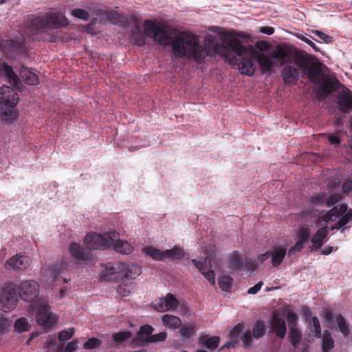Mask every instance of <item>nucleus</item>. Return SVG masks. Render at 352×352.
Here are the masks:
<instances>
[{
	"label": "nucleus",
	"instance_id": "nucleus-1",
	"mask_svg": "<svg viewBox=\"0 0 352 352\" xmlns=\"http://www.w3.org/2000/svg\"><path fill=\"white\" fill-rule=\"evenodd\" d=\"M255 58L265 72L274 67L287 64L281 71L286 85L296 84L300 76H307L314 84L321 81V64L307 54L296 52L290 54L287 48L278 45L271 53L255 54Z\"/></svg>",
	"mask_w": 352,
	"mask_h": 352
},
{
	"label": "nucleus",
	"instance_id": "nucleus-2",
	"mask_svg": "<svg viewBox=\"0 0 352 352\" xmlns=\"http://www.w3.org/2000/svg\"><path fill=\"white\" fill-rule=\"evenodd\" d=\"M143 29L144 38H151L164 47L171 46L176 57L188 58L193 59L197 63H202L204 57L210 52L202 47L199 38L194 34L186 32L170 34L151 20L144 21Z\"/></svg>",
	"mask_w": 352,
	"mask_h": 352
},
{
	"label": "nucleus",
	"instance_id": "nucleus-3",
	"mask_svg": "<svg viewBox=\"0 0 352 352\" xmlns=\"http://www.w3.org/2000/svg\"><path fill=\"white\" fill-rule=\"evenodd\" d=\"M202 47L210 50L208 54L204 57H212L216 54L228 58L234 54L241 57V60L238 65V68L242 74L252 76L254 75L256 66L252 59L246 58L248 54L247 47L242 44L240 39L236 38H226L222 44L214 43L212 47L209 45H202Z\"/></svg>",
	"mask_w": 352,
	"mask_h": 352
},
{
	"label": "nucleus",
	"instance_id": "nucleus-4",
	"mask_svg": "<svg viewBox=\"0 0 352 352\" xmlns=\"http://www.w3.org/2000/svg\"><path fill=\"white\" fill-rule=\"evenodd\" d=\"M141 273V268L135 264L107 263L100 277L107 281H118L122 278L135 279Z\"/></svg>",
	"mask_w": 352,
	"mask_h": 352
},
{
	"label": "nucleus",
	"instance_id": "nucleus-5",
	"mask_svg": "<svg viewBox=\"0 0 352 352\" xmlns=\"http://www.w3.org/2000/svg\"><path fill=\"white\" fill-rule=\"evenodd\" d=\"M19 97L16 91L7 85L0 89V118L7 123H12L19 116L16 109Z\"/></svg>",
	"mask_w": 352,
	"mask_h": 352
},
{
	"label": "nucleus",
	"instance_id": "nucleus-6",
	"mask_svg": "<svg viewBox=\"0 0 352 352\" xmlns=\"http://www.w3.org/2000/svg\"><path fill=\"white\" fill-rule=\"evenodd\" d=\"M29 26L33 34L43 32L47 29H58L68 24L67 19L61 12L47 13L44 16H38L28 21Z\"/></svg>",
	"mask_w": 352,
	"mask_h": 352
},
{
	"label": "nucleus",
	"instance_id": "nucleus-7",
	"mask_svg": "<svg viewBox=\"0 0 352 352\" xmlns=\"http://www.w3.org/2000/svg\"><path fill=\"white\" fill-rule=\"evenodd\" d=\"M339 218L335 223L333 229L339 230L352 220V210H349L345 204H340L333 207L330 210L326 212L323 217V221L325 222L334 221Z\"/></svg>",
	"mask_w": 352,
	"mask_h": 352
},
{
	"label": "nucleus",
	"instance_id": "nucleus-8",
	"mask_svg": "<svg viewBox=\"0 0 352 352\" xmlns=\"http://www.w3.org/2000/svg\"><path fill=\"white\" fill-rule=\"evenodd\" d=\"M17 285L12 281H8L1 288L0 292V309L8 312L17 305L18 295Z\"/></svg>",
	"mask_w": 352,
	"mask_h": 352
},
{
	"label": "nucleus",
	"instance_id": "nucleus-9",
	"mask_svg": "<svg viewBox=\"0 0 352 352\" xmlns=\"http://www.w3.org/2000/svg\"><path fill=\"white\" fill-rule=\"evenodd\" d=\"M109 236L110 231L103 234L91 232L86 234L84 243L89 251L110 249Z\"/></svg>",
	"mask_w": 352,
	"mask_h": 352
},
{
	"label": "nucleus",
	"instance_id": "nucleus-10",
	"mask_svg": "<svg viewBox=\"0 0 352 352\" xmlns=\"http://www.w3.org/2000/svg\"><path fill=\"white\" fill-rule=\"evenodd\" d=\"M36 320L38 324L44 328H50L56 322V318L52 314L49 305L45 301L40 302L36 313Z\"/></svg>",
	"mask_w": 352,
	"mask_h": 352
},
{
	"label": "nucleus",
	"instance_id": "nucleus-11",
	"mask_svg": "<svg viewBox=\"0 0 352 352\" xmlns=\"http://www.w3.org/2000/svg\"><path fill=\"white\" fill-rule=\"evenodd\" d=\"M17 289L21 300L32 302L38 295L39 285L34 280H26L20 283Z\"/></svg>",
	"mask_w": 352,
	"mask_h": 352
},
{
	"label": "nucleus",
	"instance_id": "nucleus-12",
	"mask_svg": "<svg viewBox=\"0 0 352 352\" xmlns=\"http://www.w3.org/2000/svg\"><path fill=\"white\" fill-rule=\"evenodd\" d=\"M68 251L73 261L79 265L85 264L92 258L91 251L76 242L69 245Z\"/></svg>",
	"mask_w": 352,
	"mask_h": 352
},
{
	"label": "nucleus",
	"instance_id": "nucleus-13",
	"mask_svg": "<svg viewBox=\"0 0 352 352\" xmlns=\"http://www.w3.org/2000/svg\"><path fill=\"white\" fill-rule=\"evenodd\" d=\"M323 316L329 327H338L344 337L349 335V325L341 314H333L331 310L326 309L323 311Z\"/></svg>",
	"mask_w": 352,
	"mask_h": 352
},
{
	"label": "nucleus",
	"instance_id": "nucleus-14",
	"mask_svg": "<svg viewBox=\"0 0 352 352\" xmlns=\"http://www.w3.org/2000/svg\"><path fill=\"white\" fill-rule=\"evenodd\" d=\"M110 249L122 254H129L133 250L132 245L126 240L120 239V234L116 231H110Z\"/></svg>",
	"mask_w": 352,
	"mask_h": 352
},
{
	"label": "nucleus",
	"instance_id": "nucleus-15",
	"mask_svg": "<svg viewBox=\"0 0 352 352\" xmlns=\"http://www.w3.org/2000/svg\"><path fill=\"white\" fill-rule=\"evenodd\" d=\"M85 8L92 14L98 16L102 20H105L111 23H115L118 18V14L115 10L109 8H102L94 3H88Z\"/></svg>",
	"mask_w": 352,
	"mask_h": 352
},
{
	"label": "nucleus",
	"instance_id": "nucleus-16",
	"mask_svg": "<svg viewBox=\"0 0 352 352\" xmlns=\"http://www.w3.org/2000/svg\"><path fill=\"white\" fill-rule=\"evenodd\" d=\"M31 263L30 257L25 254H17L10 258L6 263L7 269L23 270L27 269Z\"/></svg>",
	"mask_w": 352,
	"mask_h": 352
},
{
	"label": "nucleus",
	"instance_id": "nucleus-17",
	"mask_svg": "<svg viewBox=\"0 0 352 352\" xmlns=\"http://www.w3.org/2000/svg\"><path fill=\"white\" fill-rule=\"evenodd\" d=\"M191 263L196 267L200 273L212 285H215V276L213 270H211L210 261L206 257L204 261H199L196 259H192Z\"/></svg>",
	"mask_w": 352,
	"mask_h": 352
},
{
	"label": "nucleus",
	"instance_id": "nucleus-18",
	"mask_svg": "<svg viewBox=\"0 0 352 352\" xmlns=\"http://www.w3.org/2000/svg\"><path fill=\"white\" fill-rule=\"evenodd\" d=\"M65 267V263H61L60 264H49L42 268V273L46 282L49 284L54 283Z\"/></svg>",
	"mask_w": 352,
	"mask_h": 352
},
{
	"label": "nucleus",
	"instance_id": "nucleus-19",
	"mask_svg": "<svg viewBox=\"0 0 352 352\" xmlns=\"http://www.w3.org/2000/svg\"><path fill=\"white\" fill-rule=\"evenodd\" d=\"M3 74L5 75L10 85L14 86L17 89L21 87V78L13 71V68L0 60V76Z\"/></svg>",
	"mask_w": 352,
	"mask_h": 352
},
{
	"label": "nucleus",
	"instance_id": "nucleus-20",
	"mask_svg": "<svg viewBox=\"0 0 352 352\" xmlns=\"http://www.w3.org/2000/svg\"><path fill=\"white\" fill-rule=\"evenodd\" d=\"M321 77V81L318 85H320V90L326 95L337 91L342 86L340 82L336 78H325L322 69Z\"/></svg>",
	"mask_w": 352,
	"mask_h": 352
},
{
	"label": "nucleus",
	"instance_id": "nucleus-21",
	"mask_svg": "<svg viewBox=\"0 0 352 352\" xmlns=\"http://www.w3.org/2000/svg\"><path fill=\"white\" fill-rule=\"evenodd\" d=\"M337 103L341 111L349 112L352 109V91L349 89L340 91L337 95Z\"/></svg>",
	"mask_w": 352,
	"mask_h": 352
},
{
	"label": "nucleus",
	"instance_id": "nucleus-22",
	"mask_svg": "<svg viewBox=\"0 0 352 352\" xmlns=\"http://www.w3.org/2000/svg\"><path fill=\"white\" fill-rule=\"evenodd\" d=\"M340 196L337 195H333L329 197H327L325 195H318L311 198V204L313 208L317 205L331 207L338 202Z\"/></svg>",
	"mask_w": 352,
	"mask_h": 352
},
{
	"label": "nucleus",
	"instance_id": "nucleus-23",
	"mask_svg": "<svg viewBox=\"0 0 352 352\" xmlns=\"http://www.w3.org/2000/svg\"><path fill=\"white\" fill-rule=\"evenodd\" d=\"M271 329L272 331L276 333L277 336L283 339L287 331L285 319L274 315L272 320Z\"/></svg>",
	"mask_w": 352,
	"mask_h": 352
},
{
	"label": "nucleus",
	"instance_id": "nucleus-24",
	"mask_svg": "<svg viewBox=\"0 0 352 352\" xmlns=\"http://www.w3.org/2000/svg\"><path fill=\"white\" fill-rule=\"evenodd\" d=\"M272 256L271 263L274 267L280 265L287 254L286 248L281 246H273L270 249Z\"/></svg>",
	"mask_w": 352,
	"mask_h": 352
},
{
	"label": "nucleus",
	"instance_id": "nucleus-25",
	"mask_svg": "<svg viewBox=\"0 0 352 352\" xmlns=\"http://www.w3.org/2000/svg\"><path fill=\"white\" fill-rule=\"evenodd\" d=\"M20 77L28 85H36L39 80L36 74L30 71L27 67L22 65L19 71Z\"/></svg>",
	"mask_w": 352,
	"mask_h": 352
},
{
	"label": "nucleus",
	"instance_id": "nucleus-26",
	"mask_svg": "<svg viewBox=\"0 0 352 352\" xmlns=\"http://www.w3.org/2000/svg\"><path fill=\"white\" fill-rule=\"evenodd\" d=\"M142 252L151 257L153 260L164 261L166 260L165 251L157 249L153 246H146L142 249Z\"/></svg>",
	"mask_w": 352,
	"mask_h": 352
},
{
	"label": "nucleus",
	"instance_id": "nucleus-27",
	"mask_svg": "<svg viewBox=\"0 0 352 352\" xmlns=\"http://www.w3.org/2000/svg\"><path fill=\"white\" fill-rule=\"evenodd\" d=\"M163 324L170 329H177L182 325L181 319L175 316L165 314L162 318Z\"/></svg>",
	"mask_w": 352,
	"mask_h": 352
},
{
	"label": "nucleus",
	"instance_id": "nucleus-28",
	"mask_svg": "<svg viewBox=\"0 0 352 352\" xmlns=\"http://www.w3.org/2000/svg\"><path fill=\"white\" fill-rule=\"evenodd\" d=\"M327 227H322L318 229L311 238V241L316 249L320 248L322 245L323 240L327 237Z\"/></svg>",
	"mask_w": 352,
	"mask_h": 352
},
{
	"label": "nucleus",
	"instance_id": "nucleus-29",
	"mask_svg": "<svg viewBox=\"0 0 352 352\" xmlns=\"http://www.w3.org/2000/svg\"><path fill=\"white\" fill-rule=\"evenodd\" d=\"M220 338L219 336L208 337L207 336H202L200 338L199 342L201 345L210 350L217 349L219 344Z\"/></svg>",
	"mask_w": 352,
	"mask_h": 352
},
{
	"label": "nucleus",
	"instance_id": "nucleus-30",
	"mask_svg": "<svg viewBox=\"0 0 352 352\" xmlns=\"http://www.w3.org/2000/svg\"><path fill=\"white\" fill-rule=\"evenodd\" d=\"M131 37L135 40V43L139 46L145 45V38L144 31H142L140 26L136 24L131 30Z\"/></svg>",
	"mask_w": 352,
	"mask_h": 352
},
{
	"label": "nucleus",
	"instance_id": "nucleus-31",
	"mask_svg": "<svg viewBox=\"0 0 352 352\" xmlns=\"http://www.w3.org/2000/svg\"><path fill=\"white\" fill-rule=\"evenodd\" d=\"M334 346V341L329 331L325 330L322 336V350L329 352Z\"/></svg>",
	"mask_w": 352,
	"mask_h": 352
},
{
	"label": "nucleus",
	"instance_id": "nucleus-32",
	"mask_svg": "<svg viewBox=\"0 0 352 352\" xmlns=\"http://www.w3.org/2000/svg\"><path fill=\"white\" fill-rule=\"evenodd\" d=\"M243 258L238 254L233 255L229 262V268L231 272H239L243 269L244 265Z\"/></svg>",
	"mask_w": 352,
	"mask_h": 352
},
{
	"label": "nucleus",
	"instance_id": "nucleus-33",
	"mask_svg": "<svg viewBox=\"0 0 352 352\" xmlns=\"http://www.w3.org/2000/svg\"><path fill=\"white\" fill-rule=\"evenodd\" d=\"M166 259L171 258L178 260L183 258L185 255L184 250L179 247L175 246L173 248L165 250Z\"/></svg>",
	"mask_w": 352,
	"mask_h": 352
},
{
	"label": "nucleus",
	"instance_id": "nucleus-34",
	"mask_svg": "<svg viewBox=\"0 0 352 352\" xmlns=\"http://www.w3.org/2000/svg\"><path fill=\"white\" fill-rule=\"evenodd\" d=\"M310 332L314 333V336L316 338H321V329L320 322L317 317L314 316L311 318V322L308 327Z\"/></svg>",
	"mask_w": 352,
	"mask_h": 352
},
{
	"label": "nucleus",
	"instance_id": "nucleus-35",
	"mask_svg": "<svg viewBox=\"0 0 352 352\" xmlns=\"http://www.w3.org/2000/svg\"><path fill=\"white\" fill-rule=\"evenodd\" d=\"M310 234V229L308 227L300 228L297 232L298 241H301L303 244L308 243L311 240Z\"/></svg>",
	"mask_w": 352,
	"mask_h": 352
},
{
	"label": "nucleus",
	"instance_id": "nucleus-36",
	"mask_svg": "<svg viewBox=\"0 0 352 352\" xmlns=\"http://www.w3.org/2000/svg\"><path fill=\"white\" fill-rule=\"evenodd\" d=\"M14 327L16 332L22 333L29 331L30 326L26 318H20L16 320Z\"/></svg>",
	"mask_w": 352,
	"mask_h": 352
},
{
	"label": "nucleus",
	"instance_id": "nucleus-37",
	"mask_svg": "<svg viewBox=\"0 0 352 352\" xmlns=\"http://www.w3.org/2000/svg\"><path fill=\"white\" fill-rule=\"evenodd\" d=\"M265 333V324L263 320H257L253 327V336L255 338H260Z\"/></svg>",
	"mask_w": 352,
	"mask_h": 352
},
{
	"label": "nucleus",
	"instance_id": "nucleus-38",
	"mask_svg": "<svg viewBox=\"0 0 352 352\" xmlns=\"http://www.w3.org/2000/svg\"><path fill=\"white\" fill-rule=\"evenodd\" d=\"M289 341L294 348H296L300 342L301 333L297 328H290L289 333Z\"/></svg>",
	"mask_w": 352,
	"mask_h": 352
},
{
	"label": "nucleus",
	"instance_id": "nucleus-39",
	"mask_svg": "<svg viewBox=\"0 0 352 352\" xmlns=\"http://www.w3.org/2000/svg\"><path fill=\"white\" fill-rule=\"evenodd\" d=\"M218 283L222 290L228 292L232 285V278L229 276H222L218 278Z\"/></svg>",
	"mask_w": 352,
	"mask_h": 352
},
{
	"label": "nucleus",
	"instance_id": "nucleus-40",
	"mask_svg": "<svg viewBox=\"0 0 352 352\" xmlns=\"http://www.w3.org/2000/svg\"><path fill=\"white\" fill-rule=\"evenodd\" d=\"M153 331V328L151 325L145 324L140 327L138 335L142 340L148 342V339L152 336Z\"/></svg>",
	"mask_w": 352,
	"mask_h": 352
},
{
	"label": "nucleus",
	"instance_id": "nucleus-41",
	"mask_svg": "<svg viewBox=\"0 0 352 352\" xmlns=\"http://www.w3.org/2000/svg\"><path fill=\"white\" fill-rule=\"evenodd\" d=\"M12 321L4 316H0V336L7 333L11 327Z\"/></svg>",
	"mask_w": 352,
	"mask_h": 352
},
{
	"label": "nucleus",
	"instance_id": "nucleus-42",
	"mask_svg": "<svg viewBox=\"0 0 352 352\" xmlns=\"http://www.w3.org/2000/svg\"><path fill=\"white\" fill-rule=\"evenodd\" d=\"M131 336V332L125 331L113 333L112 336V339L115 342L121 343L130 338Z\"/></svg>",
	"mask_w": 352,
	"mask_h": 352
},
{
	"label": "nucleus",
	"instance_id": "nucleus-43",
	"mask_svg": "<svg viewBox=\"0 0 352 352\" xmlns=\"http://www.w3.org/2000/svg\"><path fill=\"white\" fill-rule=\"evenodd\" d=\"M72 15L77 19H81L84 21H86L89 18V14L88 10L81 9V8H76L73 9L71 12Z\"/></svg>",
	"mask_w": 352,
	"mask_h": 352
},
{
	"label": "nucleus",
	"instance_id": "nucleus-44",
	"mask_svg": "<svg viewBox=\"0 0 352 352\" xmlns=\"http://www.w3.org/2000/svg\"><path fill=\"white\" fill-rule=\"evenodd\" d=\"M164 299L166 300V304L167 305L168 307V311L175 309L179 305L178 300L172 294H168L164 297Z\"/></svg>",
	"mask_w": 352,
	"mask_h": 352
},
{
	"label": "nucleus",
	"instance_id": "nucleus-45",
	"mask_svg": "<svg viewBox=\"0 0 352 352\" xmlns=\"http://www.w3.org/2000/svg\"><path fill=\"white\" fill-rule=\"evenodd\" d=\"M101 344V340L97 338H91L84 343L83 348L86 350H91L100 346Z\"/></svg>",
	"mask_w": 352,
	"mask_h": 352
},
{
	"label": "nucleus",
	"instance_id": "nucleus-46",
	"mask_svg": "<svg viewBox=\"0 0 352 352\" xmlns=\"http://www.w3.org/2000/svg\"><path fill=\"white\" fill-rule=\"evenodd\" d=\"M296 36L298 39L308 44L314 51L320 52V49L316 45V43L312 40L307 37V34L298 33L296 34Z\"/></svg>",
	"mask_w": 352,
	"mask_h": 352
},
{
	"label": "nucleus",
	"instance_id": "nucleus-47",
	"mask_svg": "<svg viewBox=\"0 0 352 352\" xmlns=\"http://www.w3.org/2000/svg\"><path fill=\"white\" fill-rule=\"evenodd\" d=\"M74 331L75 330L74 327L60 331L58 333V340L60 342L69 340L73 336Z\"/></svg>",
	"mask_w": 352,
	"mask_h": 352
},
{
	"label": "nucleus",
	"instance_id": "nucleus-48",
	"mask_svg": "<svg viewBox=\"0 0 352 352\" xmlns=\"http://www.w3.org/2000/svg\"><path fill=\"white\" fill-rule=\"evenodd\" d=\"M153 308L157 311L164 312L168 311V307L166 304V300L164 297L160 298L156 300L155 302L152 303Z\"/></svg>",
	"mask_w": 352,
	"mask_h": 352
},
{
	"label": "nucleus",
	"instance_id": "nucleus-49",
	"mask_svg": "<svg viewBox=\"0 0 352 352\" xmlns=\"http://www.w3.org/2000/svg\"><path fill=\"white\" fill-rule=\"evenodd\" d=\"M195 331L193 325H183L180 328L179 332L183 337H190Z\"/></svg>",
	"mask_w": 352,
	"mask_h": 352
},
{
	"label": "nucleus",
	"instance_id": "nucleus-50",
	"mask_svg": "<svg viewBox=\"0 0 352 352\" xmlns=\"http://www.w3.org/2000/svg\"><path fill=\"white\" fill-rule=\"evenodd\" d=\"M243 346L246 348L250 347L252 344V338L250 331H244L241 336Z\"/></svg>",
	"mask_w": 352,
	"mask_h": 352
},
{
	"label": "nucleus",
	"instance_id": "nucleus-51",
	"mask_svg": "<svg viewBox=\"0 0 352 352\" xmlns=\"http://www.w3.org/2000/svg\"><path fill=\"white\" fill-rule=\"evenodd\" d=\"M166 337H167V334L166 332H164V331L160 332L159 333L154 334V335L151 336L150 338H148V342H162L166 340Z\"/></svg>",
	"mask_w": 352,
	"mask_h": 352
},
{
	"label": "nucleus",
	"instance_id": "nucleus-52",
	"mask_svg": "<svg viewBox=\"0 0 352 352\" xmlns=\"http://www.w3.org/2000/svg\"><path fill=\"white\" fill-rule=\"evenodd\" d=\"M298 320V317L296 314L293 312H289L287 315V322L290 328H297L296 324Z\"/></svg>",
	"mask_w": 352,
	"mask_h": 352
},
{
	"label": "nucleus",
	"instance_id": "nucleus-53",
	"mask_svg": "<svg viewBox=\"0 0 352 352\" xmlns=\"http://www.w3.org/2000/svg\"><path fill=\"white\" fill-rule=\"evenodd\" d=\"M312 32L327 44L333 42V38L331 36H329L319 30H313Z\"/></svg>",
	"mask_w": 352,
	"mask_h": 352
},
{
	"label": "nucleus",
	"instance_id": "nucleus-54",
	"mask_svg": "<svg viewBox=\"0 0 352 352\" xmlns=\"http://www.w3.org/2000/svg\"><path fill=\"white\" fill-rule=\"evenodd\" d=\"M78 340L77 339H75L72 342H68L65 349H63L61 352H74L78 349Z\"/></svg>",
	"mask_w": 352,
	"mask_h": 352
},
{
	"label": "nucleus",
	"instance_id": "nucleus-55",
	"mask_svg": "<svg viewBox=\"0 0 352 352\" xmlns=\"http://www.w3.org/2000/svg\"><path fill=\"white\" fill-rule=\"evenodd\" d=\"M304 244L301 241H297L296 244L292 246L287 252L289 256L294 255L296 253L300 252L303 248Z\"/></svg>",
	"mask_w": 352,
	"mask_h": 352
},
{
	"label": "nucleus",
	"instance_id": "nucleus-56",
	"mask_svg": "<svg viewBox=\"0 0 352 352\" xmlns=\"http://www.w3.org/2000/svg\"><path fill=\"white\" fill-rule=\"evenodd\" d=\"M270 44L263 41H257L254 45V48L261 51V52H265L270 48Z\"/></svg>",
	"mask_w": 352,
	"mask_h": 352
},
{
	"label": "nucleus",
	"instance_id": "nucleus-57",
	"mask_svg": "<svg viewBox=\"0 0 352 352\" xmlns=\"http://www.w3.org/2000/svg\"><path fill=\"white\" fill-rule=\"evenodd\" d=\"M242 331V326L241 324L236 325L235 327L232 329V330L230 331V336L233 338H237L239 336Z\"/></svg>",
	"mask_w": 352,
	"mask_h": 352
},
{
	"label": "nucleus",
	"instance_id": "nucleus-58",
	"mask_svg": "<svg viewBox=\"0 0 352 352\" xmlns=\"http://www.w3.org/2000/svg\"><path fill=\"white\" fill-rule=\"evenodd\" d=\"M262 285H263V283L262 282L258 283L254 286L250 287L248 289V293L249 294H257L260 291V289H261Z\"/></svg>",
	"mask_w": 352,
	"mask_h": 352
},
{
	"label": "nucleus",
	"instance_id": "nucleus-59",
	"mask_svg": "<svg viewBox=\"0 0 352 352\" xmlns=\"http://www.w3.org/2000/svg\"><path fill=\"white\" fill-rule=\"evenodd\" d=\"M117 292L120 295L123 296H127L131 292L129 289H126L125 286L122 285H120L118 287Z\"/></svg>",
	"mask_w": 352,
	"mask_h": 352
},
{
	"label": "nucleus",
	"instance_id": "nucleus-60",
	"mask_svg": "<svg viewBox=\"0 0 352 352\" xmlns=\"http://www.w3.org/2000/svg\"><path fill=\"white\" fill-rule=\"evenodd\" d=\"M270 256H272L271 254V252L270 250H267L265 253L263 254H261L258 256V260L261 262V263H263L265 261H266L267 259L271 258Z\"/></svg>",
	"mask_w": 352,
	"mask_h": 352
},
{
	"label": "nucleus",
	"instance_id": "nucleus-61",
	"mask_svg": "<svg viewBox=\"0 0 352 352\" xmlns=\"http://www.w3.org/2000/svg\"><path fill=\"white\" fill-rule=\"evenodd\" d=\"M260 32L263 34H265L267 35H272L274 32V30L272 27L265 26V27L261 28Z\"/></svg>",
	"mask_w": 352,
	"mask_h": 352
},
{
	"label": "nucleus",
	"instance_id": "nucleus-62",
	"mask_svg": "<svg viewBox=\"0 0 352 352\" xmlns=\"http://www.w3.org/2000/svg\"><path fill=\"white\" fill-rule=\"evenodd\" d=\"M342 189L344 192L347 193L352 190V181H348L343 184Z\"/></svg>",
	"mask_w": 352,
	"mask_h": 352
},
{
	"label": "nucleus",
	"instance_id": "nucleus-63",
	"mask_svg": "<svg viewBox=\"0 0 352 352\" xmlns=\"http://www.w3.org/2000/svg\"><path fill=\"white\" fill-rule=\"evenodd\" d=\"M329 140L331 144H335V145H338L340 144V139L336 135H329Z\"/></svg>",
	"mask_w": 352,
	"mask_h": 352
},
{
	"label": "nucleus",
	"instance_id": "nucleus-64",
	"mask_svg": "<svg viewBox=\"0 0 352 352\" xmlns=\"http://www.w3.org/2000/svg\"><path fill=\"white\" fill-rule=\"evenodd\" d=\"M333 248L332 246H326L323 248L322 254L324 255H329L333 252Z\"/></svg>",
	"mask_w": 352,
	"mask_h": 352
}]
</instances>
